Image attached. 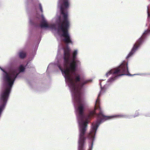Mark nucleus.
<instances>
[{
  "label": "nucleus",
  "instance_id": "nucleus-1",
  "mask_svg": "<svg viewBox=\"0 0 150 150\" xmlns=\"http://www.w3.org/2000/svg\"><path fill=\"white\" fill-rule=\"evenodd\" d=\"M62 49L64 51L63 63L62 64L60 61H58L57 63H50L47 70L57 67L61 71L65 78L66 84L71 92L79 129L87 128V119L95 113V111H91L88 115L84 114L86 101L83 97L81 89L84 85L92 80L84 79L80 81V75L76 72L78 66L81 64L80 61L76 59L78 50H74L71 56L70 49L67 45L64 47L62 42L59 45L57 57L60 54L59 51Z\"/></svg>",
  "mask_w": 150,
  "mask_h": 150
},
{
  "label": "nucleus",
  "instance_id": "nucleus-2",
  "mask_svg": "<svg viewBox=\"0 0 150 150\" xmlns=\"http://www.w3.org/2000/svg\"><path fill=\"white\" fill-rule=\"evenodd\" d=\"M103 81V80L101 79L100 80H99L100 82V90L99 93L98 94V98L96 100L95 105V110L98 111L99 112V113L98 114L96 115V111L95 110V113L93 115H91L90 117L89 118L87 119L88 123L89 122L88 120L91 117L95 115H96L97 117V121L94 122H93L92 124L91 129H92V126L94 125V127H97V129L100 124L102 122H103L106 120L112 119L115 118L121 117L124 116L123 115H115L111 116H107L105 115L104 114L103 111L101 108H100L99 105L100 103V101L98 98V97L104 95L105 93L108 88V84L109 83H107L105 85L103 86L102 87L101 85L102 83V81Z\"/></svg>",
  "mask_w": 150,
  "mask_h": 150
},
{
  "label": "nucleus",
  "instance_id": "nucleus-3",
  "mask_svg": "<svg viewBox=\"0 0 150 150\" xmlns=\"http://www.w3.org/2000/svg\"><path fill=\"white\" fill-rule=\"evenodd\" d=\"M87 128L79 129V139L78 140V150H83V148L86 139L85 134L86 130ZM97 130V127H95L92 126L90 132L88 133L87 137L89 140L88 150H92L93 143L95 140V135Z\"/></svg>",
  "mask_w": 150,
  "mask_h": 150
},
{
  "label": "nucleus",
  "instance_id": "nucleus-4",
  "mask_svg": "<svg viewBox=\"0 0 150 150\" xmlns=\"http://www.w3.org/2000/svg\"><path fill=\"white\" fill-rule=\"evenodd\" d=\"M128 73V64L125 62H123L118 67L112 69L106 73L105 76L107 77L111 74H112V77L108 80L107 82L110 83L121 76H132Z\"/></svg>",
  "mask_w": 150,
  "mask_h": 150
},
{
  "label": "nucleus",
  "instance_id": "nucleus-5",
  "mask_svg": "<svg viewBox=\"0 0 150 150\" xmlns=\"http://www.w3.org/2000/svg\"><path fill=\"white\" fill-rule=\"evenodd\" d=\"M150 34V30L147 29L145 30L142 36L135 43L131 51L129 53L126 57V58L128 59L131 57L138 49L141 45L144 42L143 39L145 36Z\"/></svg>",
  "mask_w": 150,
  "mask_h": 150
},
{
  "label": "nucleus",
  "instance_id": "nucleus-6",
  "mask_svg": "<svg viewBox=\"0 0 150 150\" xmlns=\"http://www.w3.org/2000/svg\"><path fill=\"white\" fill-rule=\"evenodd\" d=\"M42 21L40 24V26L41 28L46 29L49 28L52 30H56V25L54 24H49L45 18L43 14H41Z\"/></svg>",
  "mask_w": 150,
  "mask_h": 150
},
{
  "label": "nucleus",
  "instance_id": "nucleus-7",
  "mask_svg": "<svg viewBox=\"0 0 150 150\" xmlns=\"http://www.w3.org/2000/svg\"><path fill=\"white\" fill-rule=\"evenodd\" d=\"M19 57L21 59L24 58L26 55L25 52L21 51L19 52L18 54Z\"/></svg>",
  "mask_w": 150,
  "mask_h": 150
},
{
  "label": "nucleus",
  "instance_id": "nucleus-8",
  "mask_svg": "<svg viewBox=\"0 0 150 150\" xmlns=\"http://www.w3.org/2000/svg\"><path fill=\"white\" fill-rule=\"evenodd\" d=\"M39 7L40 11L42 13L43 12V10L42 9V6L40 3H39Z\"/></svg>",
  "mask_w": 150,
  "mask_h": 150
},
{
  "label": "nucleus",
  "instance_id": "nucleus-9",
  "mask_svg": "<svg viewBox=\"0 0 150 150\" xmlns=\"http://www.w3.org/2000/svg\"><path fill=\"white\" fill-rule=\"evenodd\" d=\"M139 115V112L137 111H136L135 114L133 115V117H135L138 116Z\"/></svg>",
  "mask_w": 150,
  "mask_h": 150
},
{
  "label": "nucleus",
  "instance_id": "nucleus-10",
  "mask_svg": "<svg viewBox=\"0 0 150 150\" xmlns=\"http://www.w3.org/2000/svg\"><path fill=\"white\" fill-rule=\"evenodd\" d=\"M27 3L28 2H30L31 3L32 2H34L35 1H36L37 0H27Z\"/></svg>",
  "mask_w": 150,
  "mask_h": 150
},
{
  "label": "nucleus",
  "instance_id": "nucleus-11",
  "mask_svg": "<svg viewBox=\"0 0 150 150\" xmlns=\"http://www.w3.org/2000/svg\"><path fill=\"white\" fill-rule=\"evenodd\" d=\"M143 75V74H134V75H132V76H133V75Z\"/></svg>",
  "mask_w": 150,
  "mask_h": 150
}]
</instances>
